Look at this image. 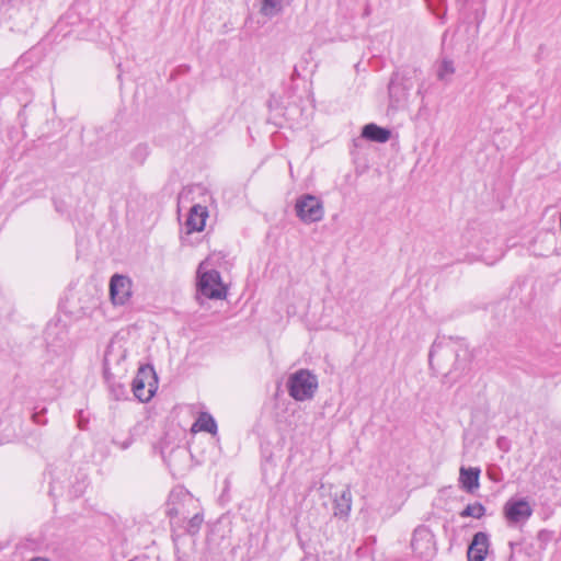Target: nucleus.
<instances>
[{"instance_id": "obj_1", "label": "nucleus", "mask_w": 561, "mask_h": 561, "mask_svg": "<svg viewBox=\"0 0 561 561\" xmlns=\"http://www.w3.org/2000/svg\"><path fill=\"white\" fill-rule=\"evenodd\" d=\"M286 387L294 400L306 401L314 397L319 381L313 373L301 368L288 376Z\"/></svg>"}, {"instance_id": "obj_2", "label": "nucleus", "mask_w": 561, "mask_h": 561, "mask_svg": "<svg viewBox=\"0 0 561 561\" xmlns=\"http://www.w3.org/2000/svg\"><path fill=\"white\" fill-rule=\"evenodd\" d=\"M158 389L157 375L151 366H141L131 382L134 396L140 402H148Z\"/></svg>"}, {"instance_id": "obj_3", "label": "nucleus", "mask_w": 561, "mask_h": 561, "mask_svg": "<svg viewBox=\"0 0 561 561\" xmlns=\"http://www.w3.org/2000/svg\"><path fill=\"white\" fill-rule=\"evenodd\" d=\"M295 210L297 217L306 224L320 221L324 215L321 201L310 194H306L297 198Z\"/></svg>"}, {"instance_id": "obj_4", "label": "nucleus", "mask_w": 561, "mask_h": 561, "mask_svg": "<svg viewBox=\"0 0 561 561\" xmlns=\"http://www.w3.org/2000/svg\"><path fill=\"white\" fill-rule=\"evenodd\" d=\"M199 291L210 299H225L227 297V288L221 282L219 272L211 270L199 276Z\"/></svg>"}, {"instance_id": "obj_5", "label": "nucleus", "mask_w": 561, "mask_h": 561, "mask_svg": "<svg viewBox=\"0 0 561 561\" xmlns=\"http://www.w3.org/2000/svg\"><path fill=\"white\" fill-rule=\"evenodd\" d=\"M411 548L420 558H431L434 556L436 547L434 535L426 526H419L414 529Z\"/></svg>"}, {"instance_id": "obj_6", "label": "nucleus", "mask_w": 561, "mask_h": 561, "mask_svg": "<svg viewBox=\"0 0 561 561\" xmlns=\"http://www.w3.org/2000/svg\"><path fill=\"white\" fill-rule=\"evenodd\" d=\"M131 279L128 276L114 274L110 279V297L114 306H124L131 298Z\"/></svg>"}, {"instance_id": "obj_7", "label": "nucleus", "mask_w": 561, "mask_h": 561, "mask_svg": "<svg viewBox=\"0 0 561 561\" xmlns=\"http://www.w3.org/2000/svg\"><path fill=\"white\" fill-rule=\"evenodd\" d=\"M533 514L529 503L524 500H510L504 505L505 518L512 524L526 522Z\"/></svg>"}, {"instance_id": "obj_8", "label": "nucleus", "mask_w": 561, "mask_h": 561, "mask_svg": "<svg viewBox=\"0 0 561 561\" xmlns=\"http://www.w3.org/2000/svg\"><path fill=\"white\" fill-rule=\"evenodd\" d=\"M489 548V535L482 531L477 533L468 547V561H484L488 556Z\"/></svg>"}, {"instance_id": "obj_9", "label": "nucleus", "mask_w": 561, "mask_h": 561, "mask_svg": "<svg viewBox=\"0 0 561 561\" xmlns=\"http://www.w3.org/2000/svg\"><path fill=\"white\" fill-rule=\"evenodd\" d=\"M208 218V209L206 206H202L199 204L194 205L187 215L185 221V231L186 234L192 232H201L204 230L206 220Z\"/></svg>"}, {"instance_id": "obj_10", "label": "nucleus", "mask_w": 561, "mask_h": 561, "mask_svg": "<svg viewBox=\"0 0 561 561\" xmlns=\"http://www.w3.org/2000/svg\"><path fill=\"white\" fill-rule=\"evenodd\" d=\"M154 449L159 453L165 466L171 469L175 451V432L173 430L167 431L154 445Z\"/></svg>"}, {"instance_id": "obj_11", "label": "nucleus", "mask_w": 561, "mask_h": 561, "mask_svg": "<svg viewBox=\"0 0 561 561\" xmlns=\"http://www.w3.org/2000/svg\"><path fill=\"white\" fill-rule=\"evenodd\" d=\"M353 497L350 486L333 497V515L339 518H347L352 511Z\"/></svg>"}, {"instance_id": "obj_12", "label": "nucleus", "mask_w": 561, "mask_h": 561, "mask_svg": "<svg viewBox=\"0 0 561 561\" xmlns=\"http://www.w3.org/2000/svg\"><path fill=\"white\" fill-rule=\"evenodd\" d=\"M481 470L478 467H461L459 470V485L468 493H473L480 486Z\"/></svg>"}, {"instance_id": "obj_13", "label": "nucleus", "mask_w": 561, "mask_h": 561, "mask_svg": "<svg viewBox=\"0 0 561 561\" xmlns=\"http://www.w3.org/2000/svg\"><path fill=\"white\" fill-rule=\"evenodd\" d=\"M217 431L218 427L215 419L207 412L199 413L191 428L192 433L207 432L213 436L217 435Z\"/></svg>"}, {"instance_id": "obj_14", "label": "nucleus", "mask_w": 561, "mask_h": 561, "mask_svg": "<svg viewBox=\"0 0 561 561\" xmlns=\"http://www.w3.org/2000/svg\"><path fill=\"white\" fill-rule=\"evenodd\" d=\"M362 136L368 140L382 144L389 140L390 130L370 123L364 126Z\"/></svg>"}, {"instance_id": "obj_15", "label": "nucleus", "mask_w": 561, "mask_h": 561, "mask_svg": "<svg viewBox=\"0 0 561 561\" xmlns=\"http://www.w3.org/2000/svg\"><path fill=\"white\" fill-rule=\"evenodd\" d=\"M283 11V0H261L260 13L266 18H274Z\"/></svg>"}, {"instance_id": "obj_16", "label": "nucleus", "mask_w": 561, "mask_h": 561, "mask_svg": "<svg viewBox=\"0 0 561 561\" xmlns=\"http://www.w3.org/2000/svg\"><path fill=\"white\" fill-rule=\"evenodd\" d=\"M455 73L454 62L447 58H443L437 64V78L440 81L449 82Z\"/></svg>"}, {"instance_id": "obj_17", "label": "nucleus", "mask_w": 561, "mask_h": 561, "mask_svg": "<svg viewBox=\"0 0 561 561\" xmlns=\"http://www.w3.org/2000/svg\"><path fill=\"white\" fill-rule=\"evenodd\" d=\"M485 514V507L481 503H473L467 505L461 512V517L481 518Z\"/></svg>"}, {"instance_id": "obj_18", "label": "nucleus", "mask_w": 561, "mask_h": 561, "mask_svg": "<svg viewBox=\"0 0 561 561\" xmlns=\"http://www.w3.org/2000/svg\"><path fill=\"white\" fill-rule=\"evenodd\" d=\"M204 522V517L203 515L201 514L199 511H197L196 513H194V515L188 519L187 522V525H186V531L190 534V535H195L199 531L201 527H202V524Z\"/></svg>"}, {"instance_id": "obj_19", "label": "nucleus", "mask_w": 561, "mask_h": 561, "mask_svg": "<svg viewBox=\"0 0 561 561\" xmlns=\"http://www.w3.org/2000/svg\"><path fill=\"white\" fill-rule=\"evenodd\" d=\"M167 506H168L167 513L171 516L173 513V506H172V503L170 502V500L168 501Z\"/></svg>"}, {"instance_id": "obj_20", "label": "nucleus", "mask_w": 561, "mask_h": 561, "mask_svg": "<svg viewBox=\"0 0 561 561\" xmlns=\"http://www.w3.org/2000/svg\"><path fill=\"white\" fill-rule=\"evenodd\" d=\"M433 356H434V351L431 350V352H430V364H432V362H433Z\"/></svg>"}, {"instance_id": "obj_21", "label": "nucleus", "mask_w": 561, "mask_h": 561, "mask_svg": "<svg viewBox=\"0 0 561 561\" xmlns=\"http://www.w3.org/2000/svg\"><path fill=\"white\" fill-rule=\"evenodd\" d=\"M31 561H47V560L43 559V558H33Z\"/></svg>"}]
</instances>
